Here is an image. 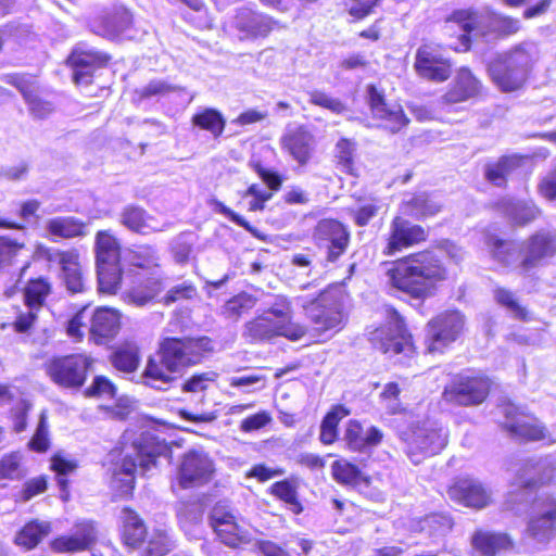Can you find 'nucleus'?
<instances>
[{"label": "nucleus", "mask_w": 556, "mask_h": 556, "mask_svg": "<svg viewBox=\"0 0 556 556\" xmlns=\"http://www.w3.org/2000/svg\"><path fill=\"white\" fill-rule=\"evenodd\" d=\"M213 349L207 337L166 338L153 356H150L141 375L142 383L155 390L165 391L176 380L173 374L199 364L205 353Z\"/></svg>", "instance_id": "f257e3e1"}, {"label": "nucleus", "mask_w": 556, "mask_h": 556, "mask_svg": "<svg viewBox=\"0 0 556 556\" xmlns=\"http://www.w3.org/2000/svg\"><path fill=\"white\" fill-rule=\"evenodd\" d=\"M386 276L393 288L421 299L430 294L435 282L445 279L446 269L434 251L425 250L391 263Z\"/></svg>", "instance_id": "f03ea898"}, {"label": "nucleus", "mask_w": 556, "mask_h": 556, "mask_svg": "<svg viewBox=\"0 0 556 556\" xmlns=\"http://www.w3.org/2000/svg\"><path fill=\"white\" fill-rule=\"evenodd\" d=\"M536 59V46L522 42L490 62V77L502 91H516L525 85Z\"/></svg>", "instance_id": "7ed1b4c3"}, {"label": "nucleus", "mask_w": 556, "mask_h": 556, "mask_svg": "<svg viewBox=\"0 0 556 556\" xmlns=\"http://www.w3.org/2000/svg\"><path fill=\"white\" fill-rule=\"evenodd\" d=\"M290 304L283 296H277L275 303L260 316L244 326L243 337L250 342L270 340L282 336L292 341L305 334V328L290 323Z\"/></svg>", "instance_id": "20e7f679"}, {"label": "nucleus", "mask_w": 556, "mask_h": 556, "mask_svg": "<svg viewBox=\"0 0 556 556\" xmlns=\"http://www.w3.org/2000/svg\"><path fill=\"white\" fill-rule=\"evenodd\" d=\"M134 454H126L115 469V477L124 482L125 486L132 489L135 472L138 467L144 472L155 466L156 458L168 452L164 441H160L150 432L142 433L132 443Z\"/></svg>", "instance_id": "39448f33"}, {"label": "nucleus", "mask_w": 556, "mask_h": 556, "mask_svg": "<svg viewBox=\"0 0 556 556\" xmlns=\"http://www.w3.org/2000/svg\"><path fill=\"white\" fill-rule=\"evenodd\" d=\"M96 254L99 290L106 293L115 292L122 278L119 244L109 231L102 230L97 233Z\"/></svg>", "instance_id": "423d86ee"}, {"label": "nucleus", "mask_w": 556, "mask_h": 556, "mask_svg": "<svg viewBox=\"0 0 556 556\" xmlns=\"http://www.w3.org/2000/svg\"><path fill=\"white\" fill-rule=\"evenodd\" d=\"M91 364L92 359L85 354H70L50 358L45 370L59 387L77 390L85 384Z\"/></svg>", "instance_id": "0eeeda50"}, {"label": "nucleus", "mask_w": 556, "mask_h": 556, "mask_svg": "<svg viewBox=\"0 0 556 556\" xmlns=\"http://www.w3.org/2000/svg\"><path fill=\"white\" fill-rule=\"evenodd\" d=\"M388 320L384 326L371 333L370 340L382 353L410 357L414 354L412 336L397 311L387 309Z\"/></svg>", "instance_id": "6e6552de"}, {"label": "nucleus", "mask_w": 556, "mask_h": 556, "mask_svg": "<svg viewBox=\"0 0 556 556\" xmlns=\"http://www.w3.org/2000/svg\"><path fill=\"white\" fill-rule=\"evenodd\" d=\"M295 301L303 307L318 331L334 329L342 323L341 304L330 292L318 291L317 296L312 299L299 295Z\"/></svg>", "instance_id": "1a4fd4ad"}, {"label": "nucleus", "mask_w": 556, "mask_h": 556, "mask_svg": "<svg viewBox=\"0 0 556 556\" xmlns=\"http://www.w3.org/2000/svg\"><path fill=\"white\" fill-rule=\"evenodd\" d=\"M526 533L540 545H546L556 536L555 498L541 495L533 501Z\"/></svg>", "instance_id": "9d476101"}, {"label": "nucleus", "mask_w": 556, "mask_h": 556, "mask_svg": "<svg viewBox=\"0 0 556 556\" xmlns=\"http://www.w3.org/2000/svg\"><path fill=\"white\" fill-rule=\"evenodd\" d=\"M210 523L225 545L235 548L250 542L251 534L247 523L224 504L218 503L212 508Z\"/></svg>", "instance_id": "9b49d317"}, {"label": "nucleus", "mask_w": 556, "mask_h": 556, "mask_svg": "<svg viewBox=\"0 0 556 556\" xmlns=\"http://www.w3.org/2000/svg\"><path fill=\"white\" fill-rule=\"evenodd\" d=\"M464 324V316L457 311L445 312L431 319L428 323L426 334L428 352H443L458 338Z\"/></svg>", "instance_id": "f8f14e48"}, {"label": "nucleus", "mask_w": 556, "mask_h": 556, "mask_svg": "<svg viewBox=\"0 0 556 556\" xmlns=\"http://www.w3.org/2000/svg\"><path fill=\"white\" fill-rule=\"evenodd\" d=\"M505 417L504 427L511 437L527 441L546 440L548 433L543 424L523 408L507 402L500 406Z\"/></svg>", "instance_id": "ddd939ff"}, {"label": "nucleus", "mask_w": 556, "mask_h": 556, "mask_svg": "<svg viewBox=\"0 0 556 556\" xmlns=\"http://www.w3.org/2000/svg\"><path fill=\"white\" fill-rule=\"evenodd\" d=\"M489 390L490 381L486 378L458 375L445 387L443 399L462 406L478 405L485 400Z\"/></svg>", "instance_id": "4468645a"}, {"label": "nucleus", "mask_w": 556, "mask_h": 556, "mask_svg": "<svg viewBox=\"0 0 556 556\" xmlns=\"http://www.w3.org/2000/svg\"><path fill=\"white\" fill-rule=\"evenodd\" d=\"M414 67L419 77L434 83L445 81L452 74L450 60L434 43H422L417 49Z\"/></svg>", "instance_id": "2eb2a0df"}, {"label": "nucleus", "mask_w": 556, "mask_h": 556, "mask_svg": "<svg viewBox=\"0 0 556 556\" xmlns=\"http://www.w3.org/2000/svg\"><path fill=\"white\" fill-rule=\"evenodd\" d=\"M446 444V433L430 425H422L413 430L406 442V454L414 465L427 456L438 454Z\"/></svg>", "instance_id": "dca6fc26"}, {"label": "nucleus", "mask_w": 556, "mask_h": 556, "mask_svg": "<svg viewBox=\"0 0 556 556\" xmlns=\"http://www.w3.org/2000/svg\"><path fill=\"white\" fill-rule=\"evenodd\" d=\"M214 473V464L202 451H189L181 457L177 479L181 488L189 489L207 483Z\"/></svg>", "instance_id": "f3484780"}, {"label": "nucleus", "mask_w": 556, "mask_h": 556, "mask_svg": "<svg viewBox=\"0 0 556 556\" xmlns=\"http://www.w3.org/2000/svg\"><path fill=\"white\" fill-rule=\"evenodd\" d=\"M366 92L372 116L380 119L386 129L395 134L408 125L409 118L405 115L403 108L397 103H388L383 92L375 85H368Z\"/></svg>", "instance_id": "a211bd4d"}, {"label": "nucleus", "mask_w": 556, "mask_h": 556, "mask_svg": "<svg viewBox=\"0 0 556 556\" xmlns=\"http://www.w3.org/2000/svg\"><path fill=\"white\" fill-rule=\"evenodd\" d=\"M110 56L86 43H78L67 59L73 70V80L77 85L91 83L93 72L106 65Z\"/></svg>", "instance_id": "6ab92c4d"}, {"label": "nucleus", "mask_w": 556, "mask_h": 556, "mask_svg": "<svg viewBox=\"0 0 556 556\" xmlns=\"http://www.w3.org/2000/svg\"><path fill=\"white\" fill-rule=\"evenodd\" d=\"M450 498L463 506L481 509L491 503V490L475 478H458L447 490Z\"/></svg>", "instance_id": "aec40b11"}, {"label": "nucleus", "mask_w": 556, "mask_h": 556, "mask_svg": "<svg viewBox=\"0 0 556 556\" xmlns=\"http://www.w3.org/2000/svg\"><path fill=\"white\" fill-rule=\"evenodd\" d=\"M427 236L426 229L421 226L413 224L410 220L401 216H396L390 225L384 253L392 255L404 248H409L426 241Z\"/></svg>", "instance_id": "412c9836"}, {"label": "nucleus", "mask_w": 556, "mask_h": 556, "mask_svg": "<svg viewBox=\"0 0 556 556\" xmlns=\"http://www.w3.org/2000/svg\"><path fill=\"white\" fill-rule=\"evenodd\" d=\"M316 235L326 242V261L329 263H336L345 253L350 243L348 228L334 219L320 220Z\"/></svg>", "instance_id": "4be33fe9"}, {"label": "nucleus", "mask_w": 556, "mask_h": 556, "mask_svg": "<svg viewBox=\"0 0 556 556\" xmlns=\"http://www.w3.org/2000/svg\"><path fill=\"white\" fill-rule=\"evenodd\" d=\"M46 256L49 262L58 263L61 266L62 278L67 291L74 294L87 290V282L75 252L47 250Z\"/></svg>", "instance_id": "5701e85b"}, {"label": "nucleus", "mask_w": 556, "mask_h": 556, "mask_svg": "<svg viewBox=\"0 0 556 556\" xmlns=\"http://www.w3.org/2000/svg\"><path fill=\"white\" fill-rule=\"evenodd\" d=\"M481 88L480 80L471 71L468 67H460L456 72L448 90L441 97L440 101L443 105L466 102L478 97Z\"/></svg>", "instance_id": "b1692460"}, {"label": "nucleus", "mask_w": 556, "mask_h": 556, "mask_svg": "<svg viewBox=\"0 0 556 556\" xmlns=\"http://www.w3.org/2000/svg\"><path fill=\"white\" fill-rule=\"evenodd\" d=\"M556 253V233L548 230H540L527 242L521 266L529 270L538 266L543 260L552 257Z\"/></svg>", "instance_id": "393cba45"}, {"label": "nucleus", "mask_w": 556, "mask_h": 556, "mask_svg": "<svg viewBox=\"0 0 556 556\" xmlns=\"http://www.w3.org/2000/svg\"><path fill=\"white\" fill-rule=\"evenodd\" d=\"M276 25L271 17L249 8L239 9L235 16V26L245 38L266 37Z\"/></svg>", "instance_id": "a878e982"}, {"label": "nucleus", "mask_w": 556, "mask_h": 556, "mask_svg": "<svg viewBox=\"0 0 556 556\" xmlns=\"http://www.w3.org/2000/svg\"><path fill=\"white\" fill-rule=\"evenodd\" d=\"M383 434L377 427H369L364 430L362 424L357 420H350L346 425L344 439L350 450L355 452L368 453L380 444Z\"/></svg>", "instance_id": "bb28decb"}, {"label": "nucleus", "mask_w": 556, "mask_h": 556, "mask_svg": "<svg viewBox=\"0 0 556 556\" xmlns=\"http://www.w3.org/2000/svg\"><path fill=\"white\" fill-rule=\"evenodd\" d=\"M119 329V316L110 308H98L90 317L89 333L97 344H103L106 340L116 336Z\"/></svg>", "instance_id": "cd10ccee"}, {"label": "nucleus", "mask_w": 556, "mask_h": 556, "mask_svg": "<svg viewBox=\"0 0 556 556\" xmlns=\"http://www.w3.org/2000/svg\"><path fill=\"white\" fill-rule=\"evenodd\" d=\"M96 538L94 526L91 522H84L77 526L74 534L56 538L51 545L53 551L59 553L79 552L90 548Z\"/></svg>", "instance_id": "c85d7f7f"}, {"label": "nucleus", "mask_w": 556, "mask_h": 556, "mask_svg": "<svg viewBox=\"0 0 556 556\" xmlns=\"http://www.w3.org/2000/svg\"><path fill=\"white\" fill-rule=\"evenodd\" d=\"M552 462L548 458L528 459L517 471L518 483L522 488H533L552 478Z\"/></svg>", "instance_id": "c756f323"}, {"label": "nucleus", "mask_w": 556, "mask_h": 556, "mask_svg": "<svg viewBox=\"0 0 556 556\" xmlns=\"http://www.w3.org/2000/svg\"><path fill=\"white\" fill-rule=\"evenodd\" d=\"M471 545L483 556H495L497 553L510 548L511 541L504 533L477 530L471 536Z\"/></svg>", "instance_id": "7c9ffc66"}, {"label": "nucleus", "mask_w": 556, "mask_h": 556, "mask_svg": "<svg viewBox=\"0 0 556 556\" xmlns=\"http://www.w3.org/2000/svg\"><path fill=\"white\" fill-rule=\"evenodd\" d=\"M311 134L303 127L288 129L281 138V144L294 160L305 164L309 157Z\"/></svg>", "instance_id": "2f4dec72"}, {"label": "nucleus", "mask_w": 556, "mask_h": 556, "mask_svg": "<svg viewBox=\"0 0 556 556\" xmlns=\"http://www.w3.org/2000/svg\"><path fill=\"white\" fill-rule=\"evenodd\" d=\"M122 520V538L126 545L139 546L147 536V527L140 516L132 509L125 507L119 516Z\"/></svg>", "instance_id": "473e14b6"}, {"label": "nucleus", "mask_w": 556, "mask_h": 556, "mask_svg": "<svg viewBox=\"0 0 556 556\" xmlns=\"http://www.w3.org/2000/svg\"><path fill=\"white\" fill-rule=\"evenodd\" d=\"M525 157L519 155H507L497 162L486 164L484 169L485 178L497 187L506 184V177L516 168L520 167Z\"/></svg>", "instance_id": "72a5a7b5"}, {"label": "nucleus", "mask_w": 556, "mask_h": 556, "mask_svg": "<svg viewBox=\"0 0 556 556\" xmlns=\"http://www.w3.org/2000/svg\"><path fill=\"white\" fill-rule=\"evenodd\" d=\"M151 220H153V218L149 216L142 207L137 205H127L121 213V223L135 232L148 233L151 230H159L151 226Z\"/></svg>", "instance_id": "f704fd0d"}, {"label": "nucleus", "mask_w": 556, "mask_h": 556, "mask_svg": "<svg viewBox=\"0 0 556 556\" xmlns=\"http://www.w3.org/2000/svg\"><path fill=\"white\" fill-rule=\"evenodd\" d=\"M191 123L193 126L208 131L214 138L220 137L226 126L223 114L213 108H205L197 112L192 116Z\"/></svg>", "instance_id": "c9c22d12"}, {"label": "nucleus", "mask_w": 556, "mask_h": 556, "mask_svg": "<svg viewBox=\"0 0 556 556\" xmlns=\"http://www.w3.org/2000/svg\"><path fill=\"white\" fill-rule=\"evenodd\" d=\"M85 228L84 223L71 216L51 218L46 226L51 236L64 239L84 236Z\"/></svg>", "instance_id": "e433bc0d"}, {"label": "nucleus", "mask_w": 556, "mask_h": 556, "mask_svg": "<svg viewBox=\"0 0 556 556\" xmlns=\"http://www.w3.org/2000/svg\"><path fill=\"white\" fill-rule=\"evenodd\" d=\"M51 531V525L48 521L33 520L26 523L15 536V543L31 549L47 536Z\"/></svg>", "instance_id": "4c0bfd02"}, {"label": "nucleus", "mask_w": 556, "mask_h": 556, "mask_svg": "<svg viewBox=\"0 0 556 556\" xmlns=\"http://www.w3.org/2000/svg\"><path fill=\"white\" fill-rule=\"evenodd\" d=\"M0 228L23 229L17 223L0 218ZM24 248V242L0 235V269L12 264L13 258Z\"/></svg>", "instance_id": "58836bf2"}, {"label": "nucleus", "mask_w": 556, "mask_h": 556, "mask_svg": "<svg viewBox=\"0 0 556 556\" xmlns=\"http://www.w3.org/2000/svg\"><path fill=\"white\" fill-rule=\"evenodd\" d=\"M162 290L163 283L161 279L156 277H149L142 283L132 288L126 296L129 303H132L136 306H144Z\"/></svg>", "instance_id": "ea45409f"}, {"label": "nucleus", "mask_w": 556, "mask_h": 556, "mask_svg": "<svg viewBox=\"0 0 556 556\" xmlns=\"http://www.w3.org/2000/svg\"><path fill=\"white\" fill-rule=\"evenodd\" d=\"M113 366L123 372H134L139 365V350L135 343L118 346L111 355Z\"/></svg>", "instance_id": "a19ab883"}, {"label": "nucleus", "mask_w": 556, "mask_h": 556, "mask_svg": "<svg viewBox=\"0 0 556 556\" xmlns=\"http://www.w3.org/2000/svg\"><path fill=\"white\" fill-rule=\"evenodd\" d=\"M488 247L493 258L502 265L509 266L519 258L518 247L513 241L490 236L488 238Z\"/></svg>", "instance_id": "79ce46f5"}, {"label": "nucleus", "mask_w": 556, "mask_h": 556, "mask_svg": "<svg viewBox=\"0 0 556 556\" xmlns=\"http://www.w3.org/2000/svg\"><path fill=\"white\" fill-rule=\"evenodd\" d=\"M131 24V15L127 10L118 9L113 14L104 17L102 22V30L97 34L114 39L125 31Z\"/></svg>", "instance_id": "37998d69"}, {"label": "nucleus", "mask_w": 556, "mask_h": 556, "mask_svg": "<svg viewBox=\"0 0 556 556\" xmlns=\"http://www.w3.org/2000/svg\"><path fill=\"white\" fill-rule=\"evenodd\" d=\"M349 414L350 410L343 405H336L326 414L320 425L319 435V439L324 444H331L336 441L338 424Z\"/></svg>", "instance_id": "c03bdc74"}, {"label": "nucleus", "mask_w": 556, "mask_h": 556, "mask_svg": "<svg viewBox=\"0 0 556 556\" xmlns=\"http://www.w3.org/2000/svg\"><path fill=\"white\" fill-rule=\"evenodd\" d=\"M77 468V463L74 459H68L62 454H55L51 458V469L56 475V482L61 491V498L67 501L70 493L67 490L68 480L66 476Z\"/></svg>", "instance_id": "a18cd8bd"}, {"label": "nucleus", "mask_w": 556, "mask_h": 556, "mask_svg": "<svg viewBox=\"0 0 556 556\" xmlns=\"http://www.w3.org/2000/svg\"><path fill=\"white\" fill-rule=\"evenodd\" d=\"M379 210L380 206L375 200H359L348 212L357 227H365L378 215Z\"/></svg>", "instance_id": "49530a36"}, {"label": "nucleus", "mask_w": 556, "mask_h": 556, "mask_svg": "<svg viewBox=\"0 0 556 556\" xmlns=\"http://www.w3.org/2000/svg\"><path fill=\"white\" fill-rule=\"evenodd\" d=\"M255 303L256 299L253 295L241 292L224 304L222 314L227 319L237 320L242 314L251 309Z\"/></svg>", "instance_id": "de8ad7c7"}, {"label": "nucleus", "mask_w": 556, "mask_h": 556, "mask_svg": "<svg viewBox=\"0 0 556 556\" xmlns=\"http://www.w3.org/2000/svg\"><path fill=\"white\" fill-rule=\"evenodd\" d=\"M27 473L23 465V455L18 452H13L4 455L0 459V479L21 480Z\"/></svg>", "instance_id": "09e8293b"}, {"label": "nucleus", "mask_w": 556, "mask_h": 556, "mask_svg": "<svg viewBox=\"0 0 556 556\" xmlns=\"http://www.w3.org/2000/svg\"><path fill=\"white\" fill-rule=\"evenodd\" d=\"M271 493L283 501L293 514L299 515L303 511V506L298 500L296 489L289 480L275 482L271 485Z\"/></svg>", "instance_id": "8fccbe9b"}, {"label": "nucleus", "mask_w": 556, "mask_h": 556, "mask_svg": "<svg viewBox=\"0 0 556 556\" xmlns=\"http://www.w3.org/2000/svg\"><path fill=\"white\" fill-rule=\"evenodd\" d=\"M50 290V283L45 278L40 277L29 280L24 292L26 304L30 308L40 307Z\"/></svg>", "instance_id": "3c124183"}, {"label": "nucleus", "mask_w": 556, "mask_h": 556, "mask_svg": "<svg viewBox=\"0 0 556 556\" xmlns=\"http://www.w3.org/2000/svg\"><path fill=\"white\" fill-rule=\"evenodd\" d=\"M453 527L452 519L443 514H431L420 521L421 531L427 532L430 536H444Z\"/></svg>", "instance_id": "603ef678"}, {"label": "nucleus", "mask_w": 556, "mask_h": 556, "mask_svg": "<svg viewBox=\"0 0 556 556\" xmlns=\"http://www.w3.org/2000/svg\"><path fill=\"white\" fill-rule=\"evenodd\" d=\"M331 469L334 480L341 484L356 485L361 481V470L358 469L357 466L349 462L336 460L332 464Z\"/></svg>", "instance_id": "864d4df0"}, {"label": "nucleus", "mask_w": 556, "mask_h": 556, "mask_svg": "<svg viewBox=\"0 0 556 556\" xmlns=\"http://www.w3.org/2000/svg\"><path fill=\"white\" fill-rule=\"evenodd\" d=\"M407 206L417 216H432L441 210V204L427 193L415 194L407 202Z\"/></svg>", "instance_id": "5fc2aeb1"}, {"label": "nucleus", "mask_w": 556, "mask_h": 556, "mask_svg": "<svg viewBox=\"0 0 556 556\" xmlns=\"http://www.w3.org/2000/svg\"><path fill=\"white\" fill-rule=\"evenodd\" d=\"M494 299L497 304L504 306L516 318L521 320L527 318L526 308L519 305L515 294L510 290L501 287L494 289Z\"/></svg>", "instance_id": "6e6d98bb"}, {"label": "nucleus", "mask_w": 556, "mask_h": 556, "mask_svg": "<svg viewBox=\"0 0 556 556\" xmlns=\"http://www.w3.org/2000/svg\"><path fill=\"white\" fill-rule=\"evenodd\" d=\"M309 102L314 105L327 109L336 114H343L346 111V105L338 98H333L328 93L320 90H313L308 92Z\"/></svg>", "instance_id": "4d7b16f0"}, {"label": "nucleus", "mask_w": 556, "mask_h": 556, "mask_svg": "<svg viewBox=\"0 0 556 556\" xmlns=\"http://www.w3.org/2000/svg\"><path fill=\"white\" fill-rule=\"evenodd\" d=\"M309 102L314 105L327 109L336 114H343L346 111V105L338 98H333L328 93L320 90H313L308 92Z\"/></svg>", "instance_id": "13d9d810"}, {"label": "nucleus", "mask_w": 556, "mask_h": 556, "mask_svg": "<svg viewBox=\"0 0 556 556\" xmlns=\"http://www.w3.org/2000/svg\"><path fill=\"white\" fill-rule=\"evenodd\" d=\"M29 447L36 452H46L50 445L48 422L46 413L42 412L39 417L36 431L28 443Z\"/></svg>", "instance_id": "bf43d9fd"}, {"label": "nucleus", "mask_w": 556, "mask_h": 556, "mask_svg": "<svg viewBox=\"0 0 556 556\" xmlns=\"http://www.w3.org/2000/svg\"><path fill=\"white\" fill-rule=\"evenodd\" d=\"M197 288L191 282L185 281L170 288L163 298V303L165 305H170L178 301L192 300L197 296Z\"/></svg>", "instance_id": "052dcab7"}, {"label": "nucleus", "mask_w": 556, "mask_h": 556, "mask_svg": "<svg viewBox=\"0 0 556 556\" xmlns=\"http://www.w3.org/2000/svg\"><path fill=\"white\" fill-rule=\"evenodd\" d=\"M116 394L115 386L104 376H96L92 383L85 390V395L104 396L113 399Z\"/></svg>", "instance_id": "680f3d73"}, {"label": "nucleus", "mask_w": 556, "mask_h": 556, "mask_svg": "<svg viewBox=\"0 0 556 556\" xmlns=\"http://www.w3.org/2000/svg\"><path fill=\"white\" fill-rule=\"evenodd\" d=\"M492 26L501 36H511L519 31L521 24L518 18L503 14H494L492 17Z\"/></svg>", "instance_id": "e2e57ef3"}, {"label": "nucleus", "mask_w": 556, "mask_h": 556, "mask_svg": "<svg viewBox=\"0 0 556 556\" xmlns=\"http://www.w3.org/2000/svg\"><path fill=\"white\" fill-rule=\"evenodd\" d=\"M538 213L539 211L534 205L526 202L514 203L510 210L511 218L518 225H526L532 222Z\"/></svg>", "instance_id": "0e129e2a"}, {"label": "nucleus", "mask_w": 556, "mask_h": 556, "mask_svg": "<svg viewBox=\"0 0 556 556\" xmlns=\"http://www.w3.org/2000/svg\"><path fill=\"white\" fill-rule=\"evenodd\" d=\"M213 205L217 213L224 215L236 225L242 227L254 237L260 238L257 230L249 222H247L241 215L227 207L223 202L213 200Z\"/></svg>", "instance_id": "69168bd1"}, {"label": "nucleus", "mask_w": 556, "mask_h": 556, "mask_svg": "<svg viewBox=\"0 0 556 556\" xmlns=\"http://www.w3.org/2000/svg\"><path fill=\"white\" fill-rule=\"evenodd\" d=\"M169 551V542L165 532H156L148 542L141 556H164Z\"/></svg>", "instance_id": "338daca9"}, {"label": "nucleus", "mask_w": 556, "mask_h": 556, "mask_svg": "<svg viewBox=\"0 0 556 556\" xmlns=\"http://www.w3.org/2000/svg\"><path fill=\"white\" fill-rule=\"evenodd\" d=\"M215 376L214 372L195 374L182 383L181 390L190 393L202 392L206 390L208 382L213 381Z\"/></svg>", "instance_id": "774afa93"}]
</instances>
